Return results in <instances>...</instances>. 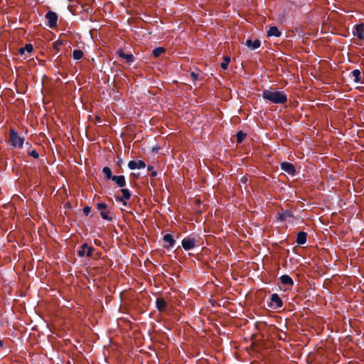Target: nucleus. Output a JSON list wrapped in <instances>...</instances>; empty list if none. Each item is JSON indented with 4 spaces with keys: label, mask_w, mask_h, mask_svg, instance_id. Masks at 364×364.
<instances>
[{
    "label": "nucleus",
    "mask_w": 364,
    "mask_h": 364,
    "mask_svg": "<svg viewBox=\"0 0 364 364\" xmlns=\"http://www.w3.org/2000/svg\"><path fill=\"white\" fill-rule=\"evenodd\" d=\"M262 97L274 104H284L287 102V97L283 91L264 90L262 92Z\"/></svg>",
    "instance_id": "obj_1"
},
{
    "label": "nucleus",
    "mask_w": 364,
    "mask_h": 364,
    "mask_svg": "<svg viewBox=\"0 0 364 364\" xmlns=\"http://www.w3.org/2000/svg\"><path fill=\"white\" fill-rule=\"evenodd\" d=\"M10 140L11 145L14 147L17 148H21L24 141V139L18 135V134L13 129L10 131Z\"/></svg>",
    "instance_id": "obj_2"
},
{
    "label": "nucleus",
    "mask_w": 364,
    "mask_h": 364,
    "mask_svg": "<svg viewBox=\"0 0 364 364\" xmlns=\"http://www.w3.org/2000/svg\"><path fill=\"white\" fill-rule=\"evenodd\" d=\"M283 305V302L278 294L276 293L272 294L270 296V301L267 304V306L272 309H279Z\"/></svg>",
    "instance_id": "obj_3"
},
{
    "label": "nucleus",
    "mask_w": 364,
    "mask_h": 364,
    "mask_svg": "<svg viewBox=\"0 0 364 364\" xmlns=\"http://www.w3.org/2000/svg\"><path fill=\"white\" fill-rule=\"evenodd\" d=\"M94 250L92 247L89 246L87 243H84L80 246V250L77 251V255L80 257H82L85 255L91 257Z\"/></svg>",
    "instance_id": "obj_4"
},
{
    "label": "nucleus",
    "mask_w": 364,
    "mask_h": 364,
    "mask_svg": "<svg viewBox=\"0 0 364 364\" xmlns=\"http://www.w3.org/2000/svg\"><path fill=\"white\" fill-rule=\"evenodd\" d=\"M196 245V240L191 236L185 237L182 241V246L185 251L193 250Z\"/></svg>",
    "instance_id": "obj_5"
},
{
    "label": "nucleus",
    "mask_w": 364,
    "mask_h": 364,
    "mask_svg": "<svg viewBox=\"0 0 364 364\" xmlns=\"http://www.w3.org/2000/svg\"><path fill=\"white\" fill-rule=\"evenodd\" d=\"M155 304H156V308L159 312L164 313L167 311L168 304L163 297H158L156 301H155Z\"/></svg>",
    "instance_id": "obj_6"
},
{
    "label": "nucleus",
    "mask_w": 364,
    "mask_h": 364,
    "mask_svg": "<svg viewBox=\"0 0 364 364\" xmlns=\"http://www.w3.org/2000/svg\"><path fill=\"white\" fill-rule=\"evenodd\" d=\"M281 168L287 173L294 176L296 174V169L294 166L289 162H282L281 164Z\"/></svg>",
    "instance_id": "obj_7"
},
{
    "label": "nucleus",
    "mask_w": 364,
    "mask_h": 364,
    "mask_svg": "<svg viewBox=\"0 0 364 364\" xmlns=\"http://www.w3.org/2000/svg\"><path fill=\"white\" fill-rule=\"evenodd\" d=\"M46 18L48 20V26L50 28H53L57 24L58 16L55 12L49 11L46 15Z\"/></svg>",
    "instance_id": "obj_8"
},
{
    "label": "nucleus",
    "mask_w": 364,
    "mask_h": 364,
    "mask_svg": "<svg viewBox=\"0 0 364 364\" xmlns=\"http://www.w3.org/2000/svg\"><path fill=\"white\" fill-rule=\"evenodd\" d=\"M163 241L165 242H168V245H164V247L166 250H169L171 247H173L176 244V240L173 238V236L171 233H166L163 236Z\"/></svg>",
    "instance_id": "obj_9"
},
{
    "label": "nucleus",
    "mask_w": 364,
    "mask_h": 364,
    "mask_svg": "<svg viewBox=\"0 0 364 364\" xmlns=\"http://www.w3.org/2000/svg\"><path fill=\"white\" fill-rule=\"evenodd\" d=\"M128 166L130 169L144 168L146 167V164L141 160H133L128 163Z\"/></svg>",
    "instance_id": "obj_10"
},
{
    "label": "nucleus",
    "mask_w": 364,
    "mask_h": 364,
    "mask_svg": "<svg viewBox=\"0 0 364 364\" xmlns=\"http://www.w3.org/2000/svg\"><path fill=\"white\" fill-rule=\"evenodd\" d=\"M294 215L291 211L287 210H282L281 212L278 213V219L280 221H284L288 218H293Z\"/></svg>",
    "instance_id": "obj_11"
},
{
    "label": "nucleus",
    "mask_w": 364,
    "mask_h": 364,
    "mask_svg": "<svg viewBox=\"0 0 364 364\" xmlns=\"http://www.w3.org/2000/svg\"><path fill=\"white\" fill-rule=\"evenodd\" d=\"M354 35L356 36L359 40L364 41V24L361 23L356 26Z\"/></svg>",
    "instance_id": "obj_12"
},
{
    "label": "nucleus",
    "mask_w": 364,
    "mask_h": 364,
    "mask_svg": "<svg viewBox=\"0 0 364 364\" xmlns=\"http://www.w3.org/2000/svg\"><path fill=\"white\" fill-rule=\"evenodd\" d=\"M279 280L283 285H287L289 287H292L294 285L292 279L288 274H282L280 277Z\"/></svg>",
    "instance_id": "obj_13"
},
{
    "label": "nucleus",
    "mask_w": 364,
    "mask_h": 364,
    "mask_svg": "<svg viewBox=\"0 0 364 364\" xmlns=\"http://www.w3.org/2000/svg\"><path fill=\"white\" fill-rule=\"evenodd\" d=\"M260 41L258 39L255 40L253 42L250 39H247L245 42V45L247 48L251 50H255L260 46Z\"/></svg>",
    "instance_id": "obj_14"
},
{
    "label": "nucleus",
    "mask_w": 364,
    "mask_h": 364,
    "mask_svg": "<svg viewBox=\"0 0 364 364\" xmlns=\"http://www.w3.org/2000/svg\"><path fill=\"white\" fill-rule=\"evenodd\" d=\"M121 193H122V196H116L117 201H122L123 200H129L130 198V192L127 188H121Z\"/></svg>",
    "instance_id": "obj_15"
},
{
    "label": "nucleus",
    "mask_w": 364,
    "mask_h": 364,
    "mask_svg": "<svg viewBox=\"0 0 364 364\" xmlns=\"http://www.w3.org/2000/svg\"><path fill=\"white\" fill-rule=\"evenodd\" d=\"M307 233L303 231L299 232L296 236V242L299 245H304L306 242Z\"/></svg>",
    "instance_id": "obj_16"
},
{
    "label": "nucleus",
    "mask_w": 364,
    "mask_h": 364,
    "mask_svg": "<svg viewBox=\"0 0 364 364\" xmlns=\"http://www.w3.org/2000/svg\"><path fill=\"white\" fill-rule=\"evenodd\" d=\"M33 46L30 43L26 44L24 47L19 49L18 52L21 55H25L26 53L31 54L33 51Z\"/></svg>",
    "instance_id": "obj_17"
},
{
    "label": "nucleus",
    "mask_w": 364,
    "mask_h": 364,
    "mask_svg": "<svg viewBox=\"0 0 364 364\" xmlns=\"http://www.w3.org/2000/svg\"><path fill=\"white\" fill-rule=\"evenodd\" d=\"M112 212L109 209L107 210H102L100 212V216L102 218L108 221H111L112 220Z\"/></svg>",
    "instance_id": "obj_18"
},
{
    "label": "nucleus",
    "mask_w": 364,
    "mask_h": 364,
    "mask_svg": "<svg viewBox=\"0 0 364 364\" xmlns=\"http://www.w3.org/2000/svg\"><path fill=\"white\" fill-rule=\"evenodd\" d=\"M267 36L279 37L281 36V32L278 30L277 27L271 26L267 31Z\"/></svg>",
    "instance_id": "obj_19"
},
{
    "label": "nucleus",
    "mask_w": 364,
    "mask_h": 364,
    "mask_svg": "<svg viewBox=\"0 0 364 364\" xmlns=\"http://www.w3.org/2000/svg\"><path fill=\"white\" fill-rule=\"evenodd\" d=\"M117 53L119 56L124 58L127 60V62L130 63L133 61L134 57L132 54H126L124 53L122 50H119Z\"/></svg>",
    "instance_id": "obj_20"
},
{
    "label": "nucleus",
    "mask_w": 364,
    "mask_h": 364,
    "mask_svg": "<svg viewBox=\"0 0 364 364\" xmlns=\"http://www.w3.org/2000/svg\"><path fill=\"white\" fill-rule=\"evenodd\" d=\"M102 173L106 180H109L113 177L112 174V171L109 167H104L102 169Z\"/></svg>",
    "instance_id": "obj_21"
},
{
    "label": "nucleus",
    "mask_w": 364,
    "mask_h": 364,
    "mask_svg": "<svg viewBox=\"0 0 364 364\" xmlns=\"http://www.w3.org/2000/svg\"><path fill=\"white\" fill-rule=\"evenodd\" d=\"M165 53V49L162 47H158L153 50L154 57H159L161 54Z\"/></svg>",
    "instance_id": "obj_22"
},
{
    "label": "nucleus",
    "mask_w": 364,
    "mask_h": 364,
    "mask_svg": "<svg viewBox=\"0 0 364 364\" xmlns=\"http://www.w3.org/2000/svg\"><path fill=\"white\" fill-rule=\"evenodd\" d=\"M83 56V52L80 50H75L73 53V57L75 60H80Z\"/></svg>",
    "instance_id": "obj_23"
},
{
    "label": "nucleus",
    "mask_w": 364,
    "mask_h": 364,
    "mask_svg": "<svg viewBox=\"0 0 364 364\" xmlns=\"http://www.w3.org/2000/svg\"><path fill=\"white\" fill-rule=\"evenodd\" d=\"M230 61V58L228 56L223 57V62L221 63L220 66L223 70H226L228 67V64Z\"/></svg>",
    "instance_id": "obj_24"
},
{
    "label": "nucleus",
    "mask_w": 364,
    "mask_h": 364,
    "mask_svg": "<svg viewBox=\"0 0 364 364\" xmlns=\"http://www.w3.org/2000/svg\"><path fill=\"white\" fill-rule=\"evenodd\" d=\"M352 76L354 77V81L356 82H360L361 80L360 78V71L358 69L354 70L352 73Z\"/></svg>",
    "instance_id": "obj_25"
},
{
    "label": "nucleus",
    "mask_w": 364,
    "mask_h": 364,
    "mask_svg": "<svg viewBox=\"0 0 364 364\" xmlns=\"http://www.w3.org/2000/svg\"><path fill=\"white\" fill-rule=\"evenodd\" d=\"M107 204L106 203H98L97 204V209L99 211H105L107 210Z\"/></svg>",
    "instance_id": "obj_26"
},
{
    "label": "nucleus",
    "mask_w": 364,
    "mask_h": 364,
    "mask_svg": "<svg viewBox=\"0 0 364 364\" xmlns=\"http://www.w3.org/2000/svg\"><path fill=\"white\" fill-rule=\"evenodd\" d=\"M246 134H244L242 131H240L237 133V143H241L245 139Z\"/></svg>",
    "instance_id": "obj_27"
},
{
    "label": "nucleus",
    "mask_w": 364,
    "mask_h": 364,
    "mask_svg": "<svg viewBox=\"0 0 364 364\" xmlns=\"http://www.w3.org/2000/svg\"><path fill=\"white\" fill-rule=\"evenodd\" d=\"M63 44L62 41H56L53 43V48L58 52L60 49V46Z\"/></svg>",
    "instance_id": "obj_28"
},
{
    "label": "nucleus",
    "mask_w": 364,
    "mask_h": 364,
    "mask_svg": "<svg viewBox=\"0 0 364 364\" xmlns=\"http://www.w3.org/2000/svg\"><path fill=\"white\" fill-rule=\"evenodd\" d=\"M112 179L114 182H124L125 178L124 176H114Z\"/></svg>",
    "instance_id": "obj_29"
},
{
    "label": "nucleus",
    "mask_w": 364,
    "mask_h": 364,
    "mask_svg": "<svg viewBox=\"0 0 364 364\" xmlns=\"http://www.w3.org/2000/svg\"><path fill=\"white\" fill-rule=\"evenodd\" d=\"M91 212V207L90 206H85L84 208H83V213L85 215H87L90 213Z\"/></svg>",
    "instance_id": "obj_30"
},
{
    "label": "nucleus",
    "mask_w": 364,
    "mask_h": 364,
    "mask_svg": "<svg viewBox=\"0 0 364 364\" xmlns=\"http://www.w3.org/2000/svg\"><path fill=\"white\" fill-rule=\"evenodd\" d=\"M29 155H31V156H33V158L35 159H37L38 158V153L36 151V150H32L31 151H29Z\"/></svg>",
    "instance_id": "obj_31"
},
{
    "label": "nucleus",
    "mask_w": 364,
    "mask_h": 364,
    "mask_svg": "<svg viewBox=\"0 0 364 364\" xmlns=\"http://www.w3.org/2000/svg\"><path fill=\"white\" fill-rule=\"evenodd\" d=\"M148 170H149V171H151V175L153 177H155V176L157 175L156 171H153V167H152V166H148Z\"/></svg>",
    "instance_id": "obj_32"
},
{
    "label": "nucleus",
    "mask_w": 364,
    "mask_h": 364,
    "mask_svg": "<svg viewBox=\"0 0 364 364\" xmlns=\"http://www.w3.org/2000/svg\"><path fill=\"white\" fill-rule=\"evenodd\" d=\"M191 77L193 79V80H197L198 79V75L195 73H191Z\"/></svg>",
    "instance_id": "obj_33"
},
{
    "label": "nucleus",
    "mask_w": 364,
    "mask_h": 364,
    "mask_svg": "<svg viewBox=\"0 0 364 364\" xmlns=\"http://www.w3.org/2000/svg\"><path fill=\"white\" fill-rule=\"evenodd\" d=\"M65 208L68 209L72 208V205L70 203V202H66L65 204Z\"/></svg>",
    "instance_id": "obj_34"
},
{
    "label": "nucleus",
    "mask_w": 364,
    "mask_h": 364,
    "mask_svg": "<svg viewBox=\"0 0 364 364\" xmlns=\"http://www.w3.org/2000/svg\"><path fill=\"white\" fill-rule=\"evenodd\" d=\"M125 185H126V183H117L118 187H121V188L124 187Z\"/></svg>",
    "instance_id": "obj_35"
},
{
    "label": "nucleus",
    "mask_w": 364,
    "mask_h": 364,
    "mask_svg": "<svg viewBox=\"0 0 364 364\" xmlns=\"http://www.w3.org/2000/svg\"><path fill=\"white\" fill-rule=\"evenodd\" d=\"M121 202H122V203H123V205L127 206V203L126 202V200H122Z\"/></svg>",
    "instance_id": "obj_36"
},
{
    "label": "nucleus",
    "mask_w": 364,
    "mask_h": 364,
    "mask_svg": "<svg viewBox=\"0 0 364 364\" xmlns=\"http://www.w3.org/2000/svg\"><path fill=\"white\" fill-rule=\"evenodd\" d=\"M4 346V341L0 340V348Z\"/></svg>",
    "instance_id": "obj_37"
},
{
    "label": "nucleus",
    "mask_w": 364,
    "mask_h": 364,
    "mask_svg": "<svg viewBox=\"0 0 364 364\" xmlns=\"http://www.w3.org/2000/svg\"><path fill=\"white\" fill-rule=\"evenodd\" d=\"M63 188L65 192L66 193L67 189H66V186H65V184H63Z\"/></svg>",
    "instance_id": "obj_38"
},
{
    "label": "nucleus",
    "mask_w": 364,
    "mask_h": 364,
    "mask_svg": "<svg viewBox=\"0 0 364 364\" xmlns=\"http://www.w3.org/2000/svg\"><path fill=\"white\" fill-rule=\"evenodd\" d=\"M152 150H153V151H158V148H154H154L152 149Z\"/></svg>",
    "instance_id": "obj_39"
},
{
    "label": "nucleus",
    "mask_w": 364,
    "mask_h": 364,
    "mask_svg": "<svg viewBox=\"0 0 364 364\" xmlns=\"http://www.w3.org/2000/svg\"><path fill=\"white\" fill-rule=\"evenodd\" d=\"M355 183H352V186H353V188H354V190H355V189H356V187H355Z\"/></svg>",
    "instance_id": "obj_40"
},
{
    "label": "nucleus",
    "mask_w": 364,
    "mask_h": 364,
    "mask_svg": "<svg viewBox=\"0 0 364 364\" xmlns=\"http://www.w3.org/2000/svg\"><path fill=\"white\" fill-rule=\"evenodd\" d=\"M247 181V178L245 177L243 182H246Z\"/></svg>",
    "instance_id": "obj_41"
},
{
    "label": "nucleus",
    "mask_w": 364,
    "mask_h": 364,
    "mask_svg": "<svg viewBox=\"0 0 364 364\" xmlns=\"http://www.w3.org/2000/svg\"><path fill=\"white\" fill-rule=\"evenodd\" d=\"M363 336H364V333H363Z\"/></svg>",
    "instance_id": "obj_42"
}]
</instances>
